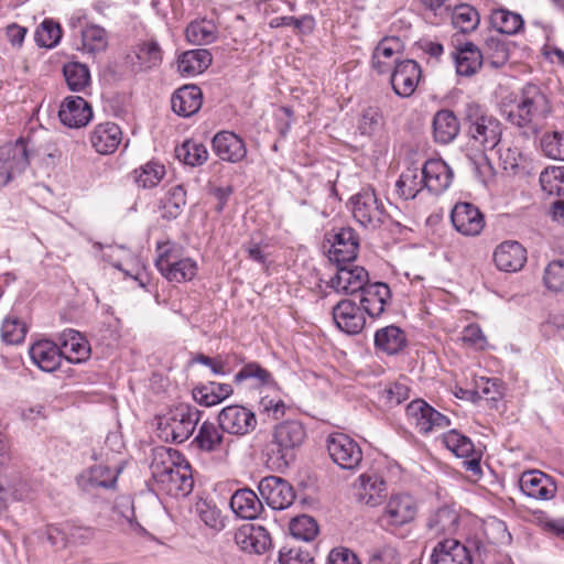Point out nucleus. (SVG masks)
I'll return each instance as SVG.
<instances>
[{
  "label": "nucleus",
  "instance_id": "obj_45",
  "mask_svg": "<svg viewBox=\"0 0 564 564\" xmlns=\"http://www.w3.org/2000/svg\"><path fill=\"white\" fill-rule=\"evenodd\" d=\"M490 21L498 32L508 35L518 33L523 26L522 17L506 9L494 10Z\"/></svg>",
  "mask_w": 564,
  "mask_h": 564
},
{
  "label": "nucleus",
  "instance_id": "obj_23",
  "mask_svg": "<svg viewBox=\"0 0 564 564\" xmlns=\"http://www.w3.org/2000/svg\"><path fill=\"white\" fill-rule=\"evenodd\" d=\"M426 192L432 195L443 194L453 182V171L441 159L427 160L422 166Z\"/></svg>",
  "mask_w": 564,
  "mask_h": 564
},
{
  "label": "nucleus",
  "instance_id": "obj_5",
  "mask_svg": "<svg viewBox=\"0 0 564 564\" xmlns=\"http://www.w3.org/2000/svg\"><path fill=\"white\" fill-rule=\"evenodd\" d=\"M465 116L470 139L484 150H494L501 140V122L476 102L466 106Z\"/></svg>",
  "mask_w": 564,
  "mask_h": 564
},
{
  "label": "nucleus",
  "instance_id": "obj_52",
  "mask_svg": "<svg viewBox=\"0 0 564 564\" xmlns=\"http://www.w3.org/2000/svg\"><path fill=\"white\" fill-rule=\"evenodd\" d=\"M366 564H402V556L393 543H382L368 551Z\"/></svg>",
  "mask_w": 564,
  "mask_h": 564
},
{
  "label": "nucleus",
  "instance_id": "obj_40",
  "mask_svg": "<svg viewBox=\"0 0 564 564\" xmlns=\"http://www.w3.org/2000/svg\"><path fill=\"white\" fill-rule=\"evenodd\" d=\"M459 524L458 512L448 506L438 508L427 521V528L434 535L454 534Z\"/></svg>",
  "mask_w": 564,
  "mask_h": 564
},
{
  "label": "nucleus",
  "instance_id": "obj_1",
  "mask_svg": "<svg viewBox=\"0 0 564 564\" xmlns=\"http://www.w3.org/2000/svg\"><path fill=\"white\" fill-rule=\"evenodd\" d=\"M150 470L158 489L173 497H186L194 488L192 467L176 449H152Z\"/></svg>",
  "mask_w": 564,
  "mask_h": 564
},
{
  "label": "nucleus",
  "instance_id": "obj_18",
  "mask_svg": "<svg viewBox=\"0 0 564 564\" xmlns=\"http://www.w3.org/2000/svg\"><path fill=\"white\" fill-rule=\"evenodd\" d=\"M328 258L338 264L350 262L356 259L359 247L358 237L350 227L338 229L334 234H329Z\"/></svg>",
  "mask_w": 564,
  "mask_h": 564
},
{
  "label": "nucleus",
  "instance_id": "obj_33",
  "mask_svg": "<svg viewBox=\"0 0 564 564\" xmlns=\"http://www.w3.org/2000/svg\"><path fill=\"white\" fill-rule=\"evenodd\" d=\"M29 354L33 364L46 372L56 370L62 360L59 347L47 339L33 344L30 347Z\"/></svg>",
  "mask_w": 564,
  "mask_h": 564
},
{
  "label": "nucleus",
  "instance_id": "obj_25",
  "mask_svg": "<svg viewBox=\"0 0 564 564\" xmlns=\"http://www.w3.org/2000/svg\"><path fill=\"white\" fill-rule=\"evenodd\" d=\"M432 564H474L470 551L454 539L436 543L431 555Z\"/></svg>",
  "mask_w": 564,
  "mask_h": 564
},
{
  "label": "nucleus",
  "instance_id": "obj_47",
  "mask_svg": "<svg viewBox=\"0 0 564 564\" xmlns=\"http://www.w3.org/2000/svg\"><path fill=\"white\" fill-rule=\"evenodd\" d=\"M451 18L453 26L463 33L474 31L480 21L478 11L467 3L456 6Z\"/></svg>",
  "mask_w": 564,
  "mask_h": 564
},
{
  "label": "nucleus",
  "instance_id": "obj_57",
  "mask_svg": "<svg viewBox=\"0 0 564 564\" xmlns=\"http://www.w3.org/2000/svg\"><path fill=\"white\" fill-rule=\"evenodd\" d=\"M186 205V192L183 185H175L163 202V217L176 218Z\"/></svg>",
  "mask_w": 564,
  "mask_h": 564
},
{
  "label": "nucleus",
  "instance_id": "obj_44",
  "mask_svg": "<svg viewBox=\"0 0 564 564\" xmlns=\"http://www.w3.org/2000/svg\"><path fill=\"white\" fill-rule=\"evenodd\" d=\"M175 155L181 162L191 166L202 165L208 159L206 147L194 140H186L176 147Z\"/></svg>",
  "mask_w": 564,
  "mask_h": 564
},
{
  "label": "nucleus",
  "instance_id": "obj_43",
  "mask_svg": "<svg viewBox=\"0 0 564 564\" xmlns=\"http://www.w3.org/2000/svg\"><path fill=\"white\" fill-rule=\"evenodd\" d=\"M185 35L193 45H207L217 40L218 30L213 21L203 19L191 22L185 30Z\"/></svg>",
  "mask_w": 564,
  "mask_h": 564
},
{
  "label": "nucleus",
  "instance_id": "obj_7",
  "mask_svg": "<svg viewBox=\"0 0 564 564\" xmlns=\"http://www.w3.org/2000/svg\"><path fill=\"white\" fill-rule=\"evenodd\" d=\"M192 444L218 462L227 463L239 451V442L213 422L205 421L198 427Z\"/></svg>",
  "mask_w": 564,
  "mask_h": 564
},
{
  "label": "nucleus",
  "instance_id": "obj_58",
  "mask_svg": "<svg viewBox=\"0 0 564 564\" xmlns=\"http://www.w3.org/2000/svg\"><path fill=\"white\" fill-rule=\"evenodd\" d=\"M61 37V26L53 20H44L35 31V41L42 47H54L58 44Z\"/></svg>",
  "mask_w": 564,
  "mask_h": 564
},
{
  "label": "nucleus",
  "instance_id": "obj_19",
  "mask_svg": "<svg viewBox=\"0 0 564 564\" xmlns=\"http://www.w3.org/2000/svg\"><path fill=\"white\" fill-rule=\"evenodd\" d=\"M519 485L525 496L536 500L553 499L557 490L554 479L540 470L524 471Z\"/></svg>",
  "mask_w": 564,
  "mask_h": 564
},
{
  "label": "nucleus",
  "instance_id": "obj_29",
  "mask_svg": "<svg viewBox=\"0 0 564 564\" xmlns=\"http://www.w3.org/2000/svg\"><path fill=\"white\" fill-rule=\"evenodd\" d=\"M458 76L470 77L482 66V54L471 42H465L455 46L452 53Z\"/></svg>",
  "mask_w": 564,
  "mask_h": 564
},
{
  "label": "nucleus",
  "instance_id": "obj_37",
  "mask_svg": "<svg viewBox=\"0 0 564 564\" xmlns=\"http://www.w3.org/2000/svg\"><path fill=\"white\" fill-rule=\"evenodd\" d=\"M230 508L238 517L252 520L260 514L262 503L254 491L246 488L237 490L231 496Z\"/></svg>",
  "mask_w": 564,
  "mask_h": 564
},
{
  "label": "nucleus",
  "instance_id": "obj_34",
  "mask_svg": "<svg viewBox=\"0 0 564 564\" xmlns=\"http://www.w3.org/2000/svg\"><path fill=\"white\" fill-rule=\"evenodd\" d=\"M358 480V500L370 507L380 505L387 490L384 479L377 474H362Z\"/></svg>",
  "mask_w": 564,
  "mask_h": 564
},
{
  "label": "nucleus",
  "instance_id": "obj_24",
  "mask_svg": "<svg viewBox=\"0 0 564 564\" xmlns=\"http://www.w3.org/2000/svg\"><path fill=\"white\" fill-rule=\"evenodd\" d=\"M235 542L243 552L262 554L269 549L271 539L263 527L247 523L235 532Z\"/></svg>",
  "mask_w": 564,
  "mask_h": 564
},
{
  "label": "nucleus",
  "instance_id": "obj_15",
  "mask_svg": "<svg viewBox=\"0 0 564 564\" xmlns=\"http://www.w3.org/2000/svg\"><path fill=\"white\" fill-rule=\"evenodd\" d=\"M258 490L268 506L275 510L286 509L295 499L293 487L286 480L276 476H268L261 479Z\"/></svg>",
  "mask_w": 564,
  "mask_h": 564
},
{
  "label": "nucleus",
  "instance_id": "obj_49",
  "mask_svg": "<svg viewBox=\"0 0 564 564\" xmlns=\"http://www.w3.org/2000/svg\"><path fill=\"white\" fill-rule=\"evenodd\" d=\"M135 182L143 188L155 187L165 175V166L158 161H149L134 171Z\"/></svg>",
  "mask_w": 564,
  "mask_h": 564
},
{
  "label": "nucleus",
  "instance_id": "obj_2",
  "mask_svg": "<svg viewBox=\"0 0 564 564\" xmlns=\"http://www.w3.org/2000/svg\"><path fill=\"white\" fill-rule=\"evenodd\" d=\"M552 111L546 94L536 85L527 84L517 105L507 113V120L519 128L536 134L540 122Z\"/></svg>",
  "mask_w": 564,
  "mask_h": 564
},
{
  "label": "nucleus",
  "instance_id": "obj_11",
  "mask_svg": "<svg viewBox=\"0 0 564 564\" xmlns=\"http://www.w3.org/2000/svg\"><path fill=\"white\" fill-rule=\"evenodd\" d=\"M29 148L24 140L0 148V188L13 181L29 165Z\"/></svg>",
  "mask_w": 564,
  "mask_h": 564
},
{
  "label": "nucleus",
  "instance_id": "obj_13",
  "mask_svg": "<svg viewBox=\"0 0 564 564\" xmlns=\"http://www.w3.org/2000/svg\"><path fill=\"white\" fill-rule=\"evenodd\" d=\"M217 421L223 432L229 436H245L251 433L258 424L256 414L239 404L225 406L218 413Z\"/></svg>",
  "mask_w": 564,
  "mask_h": 564
},
{
  "label": "nucleus",
  "instance_id": "obj_6",
  "mask_svg": "<svg viewBox=\"0 0 564 564\" xmlns=\"http://www.w3.org/2000/svg\"><path fill=\"white\" fill-rule=\"evenodd\" d=\"M199 420V410L180 404L159 419L158 436L164 442L183 443L193 434Z\"/></svg>",
  "mask_w": 564,
  "mask_h": 564
},
{
  "label": "nucleus",
  "instance_id": "obj_14",
  "mask_svg": "<svg viewBox=\"0 0 564 564\" xmlns=\"http://www.w3.org/2000/svg\"><path fill=\"white\" fill-rule=\"evenodd\" d=\"M327 451L333 462L343 469L352 470L362 460V451L359 444L343 433H335L328 436Z\"/></svg>",
  "mask_w": 564,
  "mask_h": 564
},
{
  "label": "nucleus",
  "instance_id": "obj_22",
  "mask_svg": "<svg viewBox=\"0 0 564 564\" xmlns=\"http://www.w3.org/2000/svg\"><path fill=\"white\" fill-rule=\"evenodd\" d=\"M368 272L358 265H340L330 279L329 286L338 293L352 294L368 285Z\"/></svg>",
  "mask_w": 564,
  "mask_h": 564
},
{
  "label": "nucleus",
  "instance_id": "obj_8",
  "mask_svg": "<svg viewBox=\"0 0 564 564\" xmlns=\"http://www.w3.org/2000/svg\"><path fill=\"white\" fill-rule=\"evenodd\" d=\"M306 437V431L299 421H284L278 424L268 445L269 459L274 464L288 465L293 458V452L300 447Z\"/></svg>",
  "mask_w": 564,
  "mask_h": 564
},
{
  "label": "nucleus",
  "instance_id": "obj_39",
  "mask_svg": "<svg viewBox=\"0 0 564 564\" xmlns=\"http://www.w3.org/2000/svg\"><path fill=\"white\" fill-rule=\"evenodd\" d=\"M398 194L404 199H413L426 191L423 169L410 166L405 169L395 184Z\"/></svg>",
  "mask_w": 564,
  "mask_h": 564
},
{
  "label": "nucleus",
  "instance_id": "obj_59",
  "mask_svg": "<svg viewBox=\"0 0 564 564\" xmlns=\"http://www.w3.org/2000/svg\"><path fill=\"white\" fill-rule=\"evenodd\" d=\"M1 335L6 343L18 345L25 338L26 325L17 316H8L2 323Z\"/></svg>",
  "mask_w": 564,
  "mask_h": 564
},
{
  "label": "nucleus",
  "instance_id": "obj_4",
  "mask_svg": "<svg viewBox=\"0 0 564 564\" xmlns=\"http://www.w3.org/2000/svg\"><path fill=\"white\" fill-rule=\"evenodd\" d=\"M155 265L160 273L171 282L191 281L197 274V263L182 256V248L170 240L158 242Z\"/></svg>",
  "mask_w": 564,
  "mask_h": 564
},
{
  "label": "nucleus",
  "instance_id": "obj_9",
  "mask_svg": "<svg viewBox=\"0 0 564 564\" xmlns=\"http://www.w3.org/2000/svg\"><path fill=\"white\" fill-rule=\"evenodd\" d=\"M354 219L367 229L380 227L389 217L383 202L373 188H362L349 199Z\"/></svg>",
  "mask_w": 564,
  "mask_h": 564
},
{
  "label": "nucleus",
  "instance_id": "obj_3",
  "mask_svg": "<svg viewBox=\"0 0 564 564\" xmlns=\"http://www.w3.org/2000/svg\"><path fill=\"white\" fill-rule=\"evenodd\" d=\"M162 59L163 53L156 41L140 42L131 52L126 53L119 61H116L111 68L108 67V78L121 80L129 75L149 72L159 67Z\"/></svg>",
  "mask_w": 564,
  "mask_h": 564
},
{
  "label": "nucleus",
  "instance_id": "obj_64",
  "mask_svg": "<svg viewBox=\"0 0 564 564\" xmlns=\"http://www.w3.org/2000/svg\"><path fill=\"white\" fill-rule=\"evenodd\" d=\"M410 389L405 383L393 382L381 391V399L389 406H394L409 398Z\"/></svg>",
  "mask_w": 564,
  "mask_h": 564
},
{
  "label": "nucleus",
  "instance_id": "obj_12",
  "mask_svg": "<svg viewBox=\"0 0 564 564\" xmlns=\"http://www.w3.org/2000/svg\"><path fill=\"white\" fill-rule=\"evenodd\" d=\"M406 416L421 434L437 432L451 425L446 415L436 411L422 399H416L408 404Z\"/></svg>",
  "mask_w": 564,
  "mask_h": 564
},
{
  "label": "nucleus",
  "instance_id": "obj_20",
  "mask_svg": "<svg viewBox=\"0 0 564 564\" xmlns=\"http://www.w3.org/2000/svg\"><path fill=\"white\" fill-rule=\"evenodd\" d=\"M336 326L346 334H359L366 324L362 308L350 300H343L333 307Z\"/></svg>",
  "mask_w": 564,
  "mask_h": 564
},
{
  "label": "nucleus",
  "instance_id": "obj_63",
  "mask_svg": "<svg viewBox=\"0 0 564 564\" xmlns=\"http://www.w3.org/2000/svg\"><path fill=\"white\" fill-rule=\"evenodd\" d=\"M382 127V115L377 107H367L364 109L359 120L358 129L361 134L372 135Z\"/></svg>",
  "mask_w": 564,
  "mask_h": 564
},
{
  "label": "nucleus",
  "instance_id": "obj_60",
  "mask_svg": "<svg viewBox=\"0 0 564 564\" xmlns=\"http://www.w3.org/2000/svg\"><path fill=\"white\" fill-rule=\"evenodd\" d=\"M248 379H254L259 384H268L272 381V375L258 362H249L235 375V382L240 383Z\"/></svg>",
  "mask_w": 564,
  "mask_h": 564
},
{
  "label": "nucleus",
  "instance_id": "obj_35",
  "mask_svg": "<svg viewBox=\"0 0 564 564\" xmlns=\"http://www.w3.org/2000/svg\"><path fill=\"white\" fill-rule=\"evenodd\" d=\"M212 61V54L205 48L186 51L177 59V70L184 77H193L207 69Z\"/></svg>",
  "mask_w": 564,
  "mask_h": 564
},
{
  "label": "nucleus",
  "instance_id": "obj_50",
  "mask_svg": "<svg viewBox=\"0 0 564 564\" xmlns=\"http://www.w3.org/2000/svg\"><path fill=\"white\" fill-rule=\"evenodd\" d=\"M542 189L550 195H564V166H547L540 174Z\"/></svg>",
  "mask_w": 564,
  "mask_h": 564
},
{
  "label": "nucleus",
  "instance_id": "obj_32",
  "mask_svg": "<svg viewBox=\"0 0 564 564\" xmlns=\"http://www.w3.org/2000/svg\"><path fill=\"white\" fill-rule=\"evenodd\" d=\"M172 109L182 117L195 115L203 105V94L199 87L186 85L177 89L171 98Z\"/></svg>",
  "mask_w": 564,
  "mask_h": 564
},
{
  "label": "nucleus",
  "instance_id": "obj_31",
  "mask_svg": "<svg viewBox=\"0 0 564 564\" xmlns=\"http://www.w3.org/2000/svg\"><path fill=\"white\" fill-rule=\"evenodd\" d=\"M403 51V43L397 36H388L382 39L372 53V67L379 73H388L391 64H397L398 55Z\"/></svg>",
  "mask_w": 564,
  "mask_h": 564
},
{
  "label": "nucleus",
  "instance_id": "obj_54",
  "mask_svg": "<svg viewBox=\"0 0 564 564\" xmlns=\"http://www.w3.org/2000/svg\"><path fill=\"white\" fill-rule=\"evenodd\" d=\"M443 443L457 457H469L475 451L471 440L456 430H451L443 434Z\"/></svg>",
  "mask_w": 564,
  "mask_h": 564
},
{
  "label": "nucleus",
  "instance_id": "obj_10",
  "mask_svg": "<svg viewBox=\"0 0 564 564\" xmlns=\"http://www.w3.org/2000/svg\"><path fill=\"white\" fill-rule=\"evenodd\" d=\"M417 513V503L413 496L404 492L393 494L387 500L379 518V525L392 532L410 522Z\"/></svg>",
  "mask_w": 564,
  "mask_h": 564
},
{
  "label": "nucleus",
  "instance_id": "obj_21",
  "mask_svg": "<svg viewBox=\"0 0 564 564\" xmlns=\"http://www.w3.org/2000/svg\"><path fill=\"white\" fill-rule=\"evenodd\" d=\"M58 118L64 126L78 129L89 123L93 110L83 97L68 96L59 107Z\"/></svg>",
  "mask_w": 564,
  "mask_h": 564
},
{
  "label": "nucleus",
  "instance_id": "obj_42",
  "mask_svg": "<svg viewBox=\"0 0 564 564\" xmlns=\"http://www.w3.org/2000/svg\"><path fill=\"white\" fill-rule=\"evenodd\" d=\"M405 335L397 326L391 325L376 332V347L389 355L399 352L405 346Z\"/></svg>",
  "mask_w": 564,
  "mask_h": 564
},
{
  "label": "nucleus",
  "instance_id": "obj_55",
  "mask_svg": "<svg viewBox=\"0 0 564 564\" xmlns=\"http://www.w3.org/2000/svg\"><path fill=\"white\" fill-rule=\"evenodd\" d=\"M112 267L123 274L124 279H130L134 282H138L140 288H145L149 279L147 273L141 270L139 260L129 254V259L124 262L112 260Z\"/></svg>",
  "mask_w": 564,
  "mask_h": 564
},
{
  "label": "nucleus",
  "instance_id": "obj_38",
  "mask_svg": "<svg viewBox=\"0 0 564 564\" xmlns=\"http://www.w3.org/2000/svg\"><path fill=\"white\" fill-rule=\"evenodd\" d=\"M111 519L126 531L137 534L145 533V530L134 519V508L130 496H120L115 500Z\"/></svg>",
  "mask_w": 564,
  "mask_h": 564
},
{
  "label": "nucleus",
  "instance_id": "obj_26",
  "mask_svg": "<svg viewBox=\"0 0 564 564\" xmlns=\"http://www.w3.org/2000/svg\"><path fill=\"white\" fill-rule=\"evenodd\" d=\"M212 143L215 154L223 161L238 163L247 155V148L243 140L234 132H218L213 138Z\"/></svg>",
  "mask_w": 564,
  "mask_h": 564
},
{
  "label": "nucleus",
  "instance_id": "obj_30",
  "mask_svg": "<svg viewBox=\"0 0 564 564\" xmlns=\"http://www.w3.org/2000/svg\"><path fill=\"white\" fill-rule=\"evenodd\" d=\"M391 297V292L386 283L377 282L368 284L361 291L360 307L371 318L380 316Z\"/></svg>",
  "mask_w": 564,
  "mask_h": 564
},
{
  "label": "nucleus",
  "instance_id": "obj_62",
  "mask_svg": "<svg viewBox=\"0 0 564 564\" xmlns=\"http://www.w3.org/2000/svg\"><path fill=\"white\" fill-rule=\"evenodd\" d=\"M545 286L554 292L564 291V260L552 261L544 270Z\"/></svg>",
  "mask_w": 564,
  "mask_h": 564
},
{
  "label": "nucleus",
  "instance_id": "obj_28",
  "mask_svg": "<svg viewBox=\"0 0 564 564\" xmlns=\"http://www.w3.org/2000/svg\"><path fill=\"white\" fill-rule=\"evenodd\" d=\"M494 261L500 271L516 272L524 265L527 251L517 241H503L495 249Z\"/></svg>",
  "mask_w": 564,
  "mask_h": 564
},
{
  "label": "nucleus",
  "instance_id": "obj_16",
  "mask_svg": "<svg viewBox=\"0 0 564 564\" xmlns=\"http://www.w3.org/2000/svg\"><path fill=\"white\" fill-rule=\"evenodd\" d=\"M454 228L467 237L478 236L485 227V218L479 208L467 202L455 204L451 213Z\"/></svg>",
  "mask_w": 564,
  "mask_h": 564
},
{
  "label": "nucleus",
  "instance_id": "obj_27",
  "mask_svg": "<svg viewBox=\"0 0 564 564\" xmlns=\"http://www.w3.org/2000/svg\"><path fill=\"white\" fill-rule=\"evenodd\" d=\"M62 357L69 362L80 364L90 355V346L85 337L75 329H65L58 335Z\"/></svg>",
  "mask_w": 564,
  "mask_h": 564
},
{
  "label": "nucleus",
  "instance_id": "obj_17",
  "mask_svg": "<svg viewBox=\"0 0 564 564\" xmlns=\"http://www.w3.org/2000/svg\"><path fill=\"white\" fill-rule=\"evenodd\" d=\"M421 66L413 59H402L394 65L390 83L395 95L402 98L414 94L421 79Z\"/></svg>",
  "mask_w": 564,
  "mask_h": 564
},
{
  "label": "nucleus",
  "instance_id": "obj_56",
  "mask_svg": "<svg viewBox=\"0 0 564 564\" xmlns=\"http://www.w3.org/2000/svg\"><path fill=\"white\" fill-rule=\"evenodd\" d=\"M290 532L297 540L312 541L318 533V525L312 517L303 514L291 520Z\"/></svg>",
  "mask_w": 564,
  "mask_h": 564
},
{
  "label": "nucleus",
  "instance_id": "obj_46",
  "mask_svg": "<svg viewBox=\"0 0 564 564\" xmlns=\"http://www.w3.org/2000/svg\"><path fill=\"white\" fill-rule=\"evenodd\" d=\"M66 85L72 91H83L90 82V73L86 65L69 62L63 66Z\"/></svg>",
  "mask_w": 564,
  "mask_h": 564
},
{
  "label": "nucleus",
  "instance_id": "obj_61",
  "mask_svg": "<svg viewBox=\"0 0 564 564\" xmlns=\"http://www.w3.org/2000/svg\"><path fill=\"white\" fill-rule=\"evenodd\" d=\"M270 25L272 28L280 26H292L297 30L300 33L307 34L314 30L315 20L312 15H302L300 18L295 17H276L271 20Z\"/></svg>",
  "mask_w": 564,
  "mask_h": 564
},
{
  "label": "nucleus",
  "instance_id": "obj_48",
  "mask_svg": "<svg viewBox=\"0 0 564 564\" xmlns=\"http://www.w3.org/2000/svg\"><path fill=\"white\" fill-rule=\"evenodd\" d=\"M77 484L85 492L97 496L106 487V467L88 468L78 476Z\"/></svg>",
  "mask_w": 564,
  "mask_h": 564
},
{
  "label": "nucleus",
  "instance_id": "obj_53",
  "mask_svg": "<svg viewBox=\"0 0 564 564\" xmlns=\"http://www.w3.org/2000/svg\"><path fill=\"white\" fill-rule=\"evenodd\" d=\"M196 513L199 519L210 529L220 531L225 527V520L221 511L215 503L208 500L200 499L195 505Z\"/></svg>",
  "mask_w": 564,
  "mask_h": 564
},
{
  "label": "nucleus",
  "instance_id": "obj_51",
  "mask_svg": "<svg viewBox=\"0 0 564 564\" xmlns=\"http://www.w3.org/2000/svg\"><path fill=\"white\" fill-rule=\"evenodd\" d=\"M540 147L546 158L564 161V131L545 132L540 140Z\"/></svg>",
  "mask_w": 564,
  "mask_h": 564
},
{
  "label": "nucleus",
  "instance_id": "obj_36",
  "mask_svg": "<svg viewBox=\"0 0 564 564\" xmlns=\"http://www.w3.org/2000/svg\"><path fill=\"white\" fill-rule=\"evenodd\" d=\"M459 133V122L453 111L443 109L433 118V137L435 142L448 144Z\"/></svg>",
  "mask_w": 564,
  "mask_h": 564
},
{
  "label": "nucleus",
  "instance_id": "obj_41",
  "mask_svg": "<svg viewBox=\"0 0 564 564\" xmlns=\"http://www.w3.org/2000/svg\"><path fill=\"white\" fill-rule=\"evenodd\" d=\"M232 387L228 383L209 382L193 389L194 400L204 406H213L232 394Z\"/></svg>",
  "mask_w": 564,
  "mask_h": 564
}]
</instances>
